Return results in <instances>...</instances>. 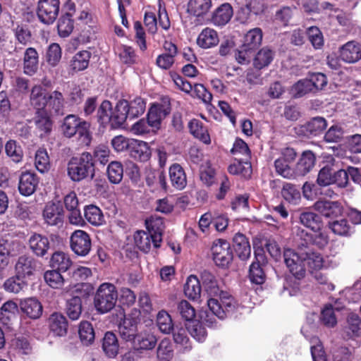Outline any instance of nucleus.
Returning a JSON list of instances; mask_svg holds the SVG:
<instances>
[{"label":"nucleus","instance_id":"nucleus-1","mask_svg":"<svg viewBox=\"0 0 361 361\" xmlns=\"http://www.w3.org/2000/svg\"><path fill=\"white\" fill-rule=\"evenodd\" d=\"M201 280L204 290L211 296L207 300L211 313L201 312L200 318L209 326H213L216 323L215 317L221 319L226 318L237 309L238 303L228 293L219 291L217 281L210 272L204 271Z\"/></svg>","mask_w":361,"mask_h":361},{"label":"nucleus","instance_id":"nucleus-2","mask_svg":"<svg viewBox=\"0 0 361 361\" xmlns=\"http://www.w3.org/2000/svg\"><path fill=\"white\" fill-rule=\"evenodd\" d=\"M283 257L287 267L297 279L305 276L306 269L313 274L314 271L320 270L324 266L322 256L310 249L307 250L301 249L298 252L287 249L284 250Z\"/></svg>","mask_w":361,"mask_h":361},{"label":"nucleus","instance_id":"nucleus-3","mask_svg":"<svg viewBox=\"0 0 361 361\" xmlns=\"http://www.w3.org/2000/svg\"><path fill=\"white\" fill-rule=\"evenodd\" d=\"M147 231H137L134 234L135 246L143 252H149L152 246L160 247L164 229L161 218H150L145 221Z\"/></svg>","mask_w":361,"mask_h":361},{"label":"nucleus","instance_id":"nucleus-4","mask_svg":"<svg viewBox=\"0 0 361 361\" xmlns=\"http://www.w3.org/2000/svg\"><path fill=\"white\" fill-rule=\"evenodd\" d=\"M90 127V123L82 121L75 115L69 114L64 118L61 130L67 137H72L78 133L80 145L88 146L92 140Z\"/></svg>","mask_w":361,"mask_h":361},{"label":"nucleus","instance_id":"nucleus-5","mask_svg":"<svg viewBox=\"0 0 361 361\" xmlns=\"http://www.w3.org/2000/svg\"><path fill=\"white\" fill-rule=\"evenodd\" d=\"M92 156L89 152L82 153L79 157H73L68 164V176L74 182H80L94 176Z\"/></svg>","mask_w":361,"mask_h":361},{"label":"nucleus","instance_id":"nucleus-6","mask_svg":"<svg viewBox=\"0 0 361 361\" xmlns=\"http://www.w3.org/2000/svg\"><path fill=\"white\" fill-rule=\"evenodd\" d=\"M118 293L114 285L110 283L101 284L94 296V307L101 313L112 310L117 301Z\"/></svg>","mask_w":361,"mask_h":361},{"label":"nucleus","instance_id":"nucleus-7","mask_svg":"<svg viewBox=\"0 0 361 361\" xmlns=\"http://www.w3.org/2000/svg\"><path fill=\"white\" fill-rule=\"evenodd\" d=\"M59 4V0H39L37 9L39 20L44 24H52L58 16Z\"/></svg>","mask_w":361,"mask_h":361},{"label":"nucleus","instance_id":"nucleus-8","mask_svg":"<svg viewBox=\"0 0 361 361\" xmlns=\"http://www.w3.org/2000/svg\"><path fill=\"white\" fill-rule=\"evenodd\" d=\"M213 259L215 264L221 267H227L233 259V252L230 243L219 239L214 242L212 247Z\"/></svg>","mask_w":361,"mask_h":361},{"label":"nucleus","instance_id":"nucleus-9","mask_svg":"<svg viewBox=\"0 0 361 361\" xmlns=\"http://www.w3.org/2000/svg\"><path fill=\"white\" fill-rule=\"evenodd\" d=\"M70 245L73 252L78 256L87 255L92 247L90 235L82 231L76 230L71 235Z\"/></svg>","mask_w":361,"mask_h":361},{"label":"nucleus","instance_id":"nucleus-10","mask_svg":"<svg viewBox=\"0 0 361 361\" xmlns=\"http://www.w3.org/2000/svg\"><path fill=\"white\" fill-rule=\"evenodd\" d=\"M170 111L171 104L168 97H164L161 103L153 104L147 114V120L151 127L159 128L161 121Z\"/></svg>","mask_w":361,"mask_h":361},{"label":"nucleus","instance_id":"nucleus-11","mask_svg":"<svg viewBox=\"0 0 361 361\" xmlns=\"http://www.w3.org/2000/svg\"><path fill=\"white\" fill-rule=\"evenodd\" d=\"M28 246L36 256L42 257L49 250L50 243L47 236L34 233L28 239Z\"/></svg>","mask_w":361,"mask_h":361},{"label":"nucleus","instance_id":"nucleus-12","mask_svg":"<svg viewBox=\"0 0 361 361\" xmlns=\"http://www.w3.org/2000/svg\"><path fill=\"white\" fill-rule=\"evenodd\" d=\"M138 318L130 315L125 316L118 326L121 337L126 341H133L137 336Z\"/></svg>","mask_w":361,"mask_h":361},{"label":"nucleus","instance_id":"nucleus-13","mask_svg":"<svg viewBox=\"0 0 361 361\" xmlns=\"http://www.w3.org/2000/svg\"><path fill=\"white\" fill-rule=\"evenodd\" d=\"M49 92L40 85L32 87L30 95V102L36 111L47 110Z\"/></svg>","mask_w":361,"mask_h":361},{"label":"nucleus","instance_id":"nucleus-14","mask_svg":"<svg viewBox=\"0 0 361 361\" xmlns=\"http://www.w3.org/2000/svg\"><path fill=\"white\" fill-rule=\"evenodd\" d=\"M43 218L48 225H61L63 221V210L59 204L49 202L44 209Z\"/></svg>","mask_w":361,"mask_h":361},{"label":"nucleus","instance_id":"nucleus-15","mask_svg":"<svg viewBox=\"0 0 361 361\" xmlns=\"http://www.w3.org/2000/svg\"><path fill=\"white\" fill-rule=\"evenodd\" d=\"M340 57L346 63H355L361 59V47L355 41L348 42L340 48Z\"/></svg>","mask_w":361,"mask_h":361},{"label":"nucleus","instance_id":"nucleus-16","mask_svg":"<svg viewBox=\"0 0 361 361\" xmlns=\"http://www.w3.org/2000/svg\"><path fill=\"white\" fill-rule=\"evenodd\" d=\"M255 255L256 261L250 267L249 277L252 283L262 284L265 281V274L259 263L264 260L263 250L255 251Z\"/></svg>","mask_w":361,"mask_h":361},{"label":"nucleus","instance_id":"nucleus-17","mask_svg":"<svg viewBox=\"0 0 361 361\" xmlns=\"http://www.w3.org/2000/svg\"><path fill=\"white\" fill-rule=\"evenodd\" d=\"M37 261L31 256H20L16 264V272L18 276L25 278L34 274Z\"/></svg>","mask_w":361,"mask_h":361},{"label":"nucleus","instance_id":"nucleus-18","mask_svg":"<svg viewBox=\"0 0 361 361\" xmlns=\"http://www.w3.org/2000/svg\"><path fill=\"white\" fill-rule=\"evenodd\" d=\"M314 208L328 218L336 217L342 213V207L338 202L319 200L314 203Z\"/></svg>","mask_w":361,"mask_h":361},{"label":"nucleus","instance_id":"nucleus-19","mask_svg":"<svg viewBox=\"0 0 361 361\" xmlns=\"http://www.w3.org/2000/svg\"><path fill=\"white\" fill-rule=\"evenodd\" d=\"M65 107V99L63 94L54 90L49 93L47 110L51 114L62 115Z\"/></svg>","mask_w":361,"mask_h":361},{"label":"nucleus","instance_id":"nucleus-20","mask_svg":"<svg viewBox=\"0 0 361 361\" xmlns=\"http://www.w3.org/2000/svg\"><path fill=\"white\" fill-rule=\"evenodd\" d=\"M39 67V54L35 48L26 49L23 56V71L27 75H33Z\"/></svg>","mask_w":361,"mask_h":361},{"label":"nucleus","instance_id":"nucleus-21","mask_svg":"<svg viewBox=\"0 0 361 361\" xmlns=\"http://www.w3.org/2000/svg\"><path fill=\"white\" fill-rule=\"evenodd\" d=\"M37 184L38 179L34 173L30 172L23 173L19 180V192L24 196H30L35 191Z\"/></svg>","mask_w":361,"mask_h":361},{"label":"nucleus","instance_id":"nucleus-22","mask_svg":"<svg viewBox=\"0 0 361 361\" xmlns=\"http://www.w3.org/2000/svg\"><path fill=\"white\" fill-rule=\"evenodd\" d=\"M130 156L140 161H146L150 157L151 152L147 142L133 139L128 149Z\"/></svg>","mask_w":361,"mask_h":361},{"label":"nucleus","instance_id":"nucleus-23","mask_svg":"<svg viewBox=\"0 0 361 361\" xmlns=\"http://www.w3.org/2000/svg\"><path fill=\"white\" fill-rule=\"evenodd\" d=\"M219 35L216 30L210 27L204 28L197 39V45L202 49H209L218 44Z\"/></svg>","mask_w":361,"mask_h":361},{"label":"nucleus","instance_id":"nucleus-24","mask_svg":"<svg viewBox=\"0 0 361 361\" xmlns=\"http://www.w3.org/2000/svg\"><path fill=\"white\" fill-rule=\"evenodd\" d=\"M188 329L176 326L171 331L173 340L176 345L183 352H188L192 349V345L188 336Z\"/></svg>","mask_w":361,"mask_h":361},{"label":"nucleus","instance_id":"nucleus-25","mask_svg":"<svg viewBox=\"0 0 361 361\" xmlns=\"http://www.w3.org/2000/svg\"><path fill=\"white\" fill-rule=\"evenodd\" d=\"M127 100L122 99L117 102L114 109L112 108L111 127H121L129 117L127 111Z\"/></svg>","mask_w":361,"mask_h":361},{"label":"nucleus","instance_id":"nucleus-26","mask_svg":"<svg viewBox=\"0 0 361 361\" xmlns=\"http://www.w3.org/2000/svg\"><path fill=\"white\" fill-rule=\"evenodd\" d=\"M50 331L57 336H63L67 333L68 323L66 317L61 313L54 312L49 318Z\"/></svg>","mask_w":361,"mask_h":361},{"label":"nucleus","instance_id":"nucleus-27","mask_svg":"<svg viewBox=\"0 0 361 361\" xmlns=\"http://www.w3.org/2000/svg\"><path fill=\"white\" fill-rule=\"evenodd\" d=\"M21 310L31 319H38L42 314V305L38 300L30 298L20 303Z\"/></svg>","mask_w":361,"mask_h":361},{"label":"nucleus","instance_id":"nucleus-28","mask_svg":"<svg viewBox=\"0 0 361 361\" xmlns=\"http://www.w3.org/2000/svg\"><path fill=\"white\" fill-rule=\"evenodd\" d=\"M234 250L241 260L247 259L251 254V247L246 237L241 233H236L233 238Z\"/></svg>","mask_w":361,"mask_h":361},{"label":"nucleus","instance_id":"nucleus-29","mask_svg":"<svg viewBox=\"0 0 361 361\" xmlns=\"http://www.w3.org/2000/svg\"><path fill=\"white\" fill-rule=\"evenodd\" d=\"M169 177L173 186L178 190L183 189L187 185L185 171L178 164H173L170 166Z\"/></svg>","mask_w":361,"mask_h":361},{"label":"nucleus","instance_id":"nucleus-30","mask_svg":"<svg viewBox=\"0 0 361 361\" xmlns=\"http://www.w3.org/2000/svg\"><path fill=\"white\" fill-rule=\"evenodd\" d=\"M233 8L229 4H223L213 13L212 21L217 26L227 24L233 16Z\"/></svg>","mask_w":361,"mask_h":361},{"label":"nucleus","instance_id":"nucleus-31","mask_svg":"<svg viewBox=\"0 0 361 361\" xmlns=\"http://www.w3.org/2000/svg\"><path fill=\"white\" fill-rule=\"evenodd\" d=\"M92 54L87 50H82L77 52L72 58L70 67L75 72L85 70L90 63Z\"/></svg>","mask_w":361,"mask_h":361},{"label":"nucleus","instance_id":"nucleus-32","mask_svg":"<svg viewBox=\"0 0 361 361\" xmlns=\"http://www.w3.org/2000/svg\"><path fill=\"white\" fill-rule=\"evenodd\" d=\"M102 349L109 357L111 358L117 355L119 344L118 338L114 333L108 331L105 334L102 342Z\"/></svg>","mask_w":361,"mask_h":361},{"label":"nucleus","instance_id":"nucleus-33","mask_svg":"<svg viewBox=\"0 0 361 361\" xmlns=\"http://www.w3.org/2000/svg\"><path fill=\"white\" fill-rule=\"evenodd\" d=\"M157 343V338L154 334L149 332H142L137 334L133 340L134 348L137 350L152 349Z\"/></svg>","mask_w":361,"mask_h":361},{"label":"nucleus","instance_id":"nucleus-34","mask_svg":"<svg viewBox=\"0 0 361 361\" xmlns=\"http://www.w3.org/2000/svg\"><path fill=\"white\" fill-rule=\"evenodd\" d=\"M274 58V51L268 47H263L255 56L253 66L257 69L268 66Z\"/></svg>","mask_w":361,"mask_h":361},{"label":"nucleus","instance_id":"nucleus-35","mask_svg":"<svg viewBox=\"0 0 361 361\" xmlns=\"http://www.w3.org/2000/svg\"><path fill=\"white\" fill-rule=\"evenodd\" d=\"M50 265L52 268L61 271H67L72 265L70 256L61 251L55 252L50 259Z\"/></svg>","mask_w":361,"mask_h":361},{"label":"nucleus","instance_id":"nucleus-36","mask_svg":"<svg viewBox=\"0 0 361 361\" xmlns=\"http://www.w3.org/2000/svg\"><path fill=\"white\" fill-rule=\"evenodd\" d=\"M228 172L233 175H241L245 178L250 176L252 167L250 160H243L236 158L233 164L228 166Z\"/></svg>","mask_w":361,"mask_h":361},{"label":"nucleus","instance_id":"nucleus-37","mask_svg":"<svg viewBox=\"0 0 361 361\" xmlns=\"http://www.w3.org/2000/svg\"><path fill=\"white\" fill-rule=\"evenodd\" d=\"M315 157L310 151L302 153L301 158L296 165V173L299 176H305L314 167Z\"/></svg>","mask_w":361,"mask_h":361},{"label":"nucleus","instance_id":"nucleus-38","mask_svg":"<svg viewBox=\"0 0 361 361\" xmlns=\"http://www.w3.org/2000/svg\"><path fill=\"white\" fill-rule=\"evenodd\" d=\"M262 36V31L260 28L255 27L251 29L245 34L243 45L255 51L261 45Z\"/></svg>","mask_w":361,"mask_h":361},{"label":"nucleus","instance_id":"nucleus-39","mask_svg":"<svg viewBox=\"0 0 361 361\" xmlns=\"http://www.w3.org/2000/svg\"><path fill=\"white\" fill-rule=\"evenodd\" d=\"M190 133L203 143L208 145L211 142L210 136L207 129L204 127L202 123L196 119L190 121L188 124Z\"/></svg>","mask_w":361,"mask_h":361},{"label":"nucleus","instance_id":"nucleus-40","mask_svg":"<svg viewBox=\"0 0 361 361\" xmlns=\"http://www.w3.org/2000/svg\"><path fill=\"white\" fill-rule=\"evenodd\" d=\"M84 215L85 219L93 226H99L105 222L102 210L98 207L92 204L85 207Z\"/></svg>","mask_w":361,"mask_h":361},{"label":"nucleus","instance_id":"nucleus-41","mask_svg":"<svg viewBox=\"0 0 361 361\" xmlns=\"http://www.w3.org/2000/svg\"><path fill=\"white\" fill-rule=\"evenodd\" d=\"M212 7V0H190L188 11L195 16L205 15Z\"/></svg>","mask_w":361,"mask_h":361},{"label":"nucleus","instance_id":"nucleus-42","mask_svg":"<svg viewBox=\"0 0 361 361\" xmlns=\"http://www.w3.org/2000/svg\"><path fill=\"white\" fill-rule=\"evenodd\" d=\"M173 357V346L169 338L162 339L157 349L158 361H171Z\"/></svg>","mask_w":361,"mask_h":361},{"label":"nucleus","instance_id":"nucleus-43","mask_svg":"<svg viewBox=\"0 0 361 361\" xmlns=\"http://www.w3.org/2000/svg\"><path fill=\"white\" fill-rule=\"evenodd\" d=\"M327 126V122L323 117L317 116L308 121L303 128L309 135L317 136L323 133Z\"/></svg>","mask_w":361,"mask_h":361},{"label":"nucleus","instance_id":"nucleus-44","mask_svg":"<svg viewBox=\"0 0 361 361\" xmlns=\"http://www.w3.org/2000/svg\"><path fill=\"white\" fill-rule=\"evenodd\" d=\"M156 322L159 331L164 334H171L175 328L171 315L165 310L158 312Z\"/></svg>","mask_w":361,"mask_h":361},{"label":"nucleus","instance_id":"nucleus-45","mask_svg":"<svg viewBox=\"0 0 361 361\" xmlns=\"http://www.w3.org/2000/svg\"><path fill=\"white\" fill-rule=\"evenodd\" d=\"M343 334L348 338L361 336V321L355 314H350L348 317V325L344 329Z\"/></svg>","mask_w":361,"mask_h":361},{"label":"nucleus","instance_id":"nucleus-46","mask_svg":"<svg viewBox=\"0 0 361 361\" xmlns=\"http://www.w3.org/2000/svg\"><path fill=\"white\" fill-rule=\"evenodd\" d=\"M300 221L302 225L310 228L312 231H318L322 228L321 218L313 212H302L300 216Z\"/></svg>","mask_w":361,"mask_h":361},{"label":"nucleus","instance_id":"nucleus-47","mask_svg":"<svg viewBox=\"0 0 361 361\" xmlns=\"http://www.w3.org/2000/svg\"><path fill=\"white\" fill-rule=\"evenodd\" d=\"M184 292L185 295L190 299L196 300L200 298L201 286L196 276L191 275L188 278L184 287Z\"/></svg>","mask_w":361,"mask_h":361},{"label":"nucleus","instance_id":"nucleus-48","mask_svg":"<svg viewBox=\"0 0 361 361\" xmlns=\"http://www.w3.org/2000/svg\"><path fill=\"white\" fill-rule=\"evenodd\" d=\"M18 312V305L12 301L8 300L3 304L0 310V321L8 324V322L15 318Z\"/></svg>","mask_w":361,"mask_h":361},{"label":"nucleus","instance_id":"nucleus-49","mask_svg":"<svg viewBox=\"0 0 361 361\" xmlns=\"http://www.w3.org/2000/svg\"><path fill=\"white\" fill-rule=\"evenodd\" d=\"M329 227L333 233L341 236H348L353 233V226L345 219L329 222Z\"/></svg>","mask_w":361,"mask_h":361},{"label":"nucleus","instance_id":"nucleus-50","mask_svg":"<svg viewBox=\"0 0 361 361\" xmlns=\"http://www.w3.org/2000/svg\"><path fill=\"white\" fill-rule=\"evenodd\" d=\"M146 108L145 101L140 97H136L130 102L127 101V111L130 118H134L142 115Z\"/></svg>","mask_w":361,"mask_h":361},{"label":"nucleus","instance_id":"nucleus-51","mask_svg":"<svg viewBox=\"0 0 361 361\" xmlns=\"http://www.w3.org/2000/svg\"><path fill=\"white\" fill-rule=\"evenodd\" d=\"M281 195L287 202L293 204H298L301 198L300 188L291 183L283 185Z\"/></svg>","mask_w":361,"mask_h":361},{"label":"nucleus","instance_id":"nucleus-52","mask_svg":"<svg viewBox=\"0 0 361 361\" xmlns=\"http://www.w3.org/2000/svg\"><path fill=\"white\" fill-rule=\"evenodd\" d=\"M78 333L80 341L84 345H88L94 342L95 334L90 322L86 321L80 322Z\"/></svg>","mask_w":361,"mask_h":361},{"label":"nucleus","instance_id":"nucleus-53","mask_svg":"<svg viewBox=\"0 0 361 361\" xmlns=\"http://www.w3.org/2000/svg\"><path fill=\"white\" fill-rule=\"evenodd\" d=\"M35 166L37 170L44 173L47 172L50 168L49 157L47 150L44 148H39L35 153Z\"/></svg>","mask_w":361,"mask_h":361},{"label":"nucleus","instance_id":"nucleus-54","mask_svg":"<svg viewBox=\"0 0 361 361\" xmlns=\"http://www.w3.org/2000/svg\"><path fill=\"white\" fill-rule=\"evenodd\" d=\"M50 115L51 114L47 110L36 111L35 125L39 130L45 133H49L51 130L52 122Z\"/></svg>","mask_w":361,"mask_h":361},{"label":"nucleus","instance_id":"nucleus-55","mask_svg":"<svg viewBox=\"0 0 361 361\" xmlns=\"http://www.w3.org/2000/svg\"><path fill=\"white\" fill-rule=\"evenodd\" d=\"M5 151L8 157L16 162L19 163L23 157V151L20 145L16 141L10 140L5 145Z\"/></svg>","mask_w":361,"mask_h":361},{"label":"nucleus","instance_id":"nucleus-56","mask_svg":"<svg viewBox=\"0 0 361 361\" xmlns=\"http://www.w3.org/2000/svg\"><path fill=\"white\" fill-rule=\"evenodd\" d=\"M58 32L61 37H68L73 31V20L71 13H66L61 16L58 22Z\"/></svg>","mask_w":361,"mask_h":361},{"label":"nucleus","instance_id":"nucleus-57","mask_svg":"<svg viewBox=\"0 0 361 361\" xmlns=\"http://www.w3.org/2000/svg\"><path fill=\"white\" fill-rule=\"evenodd\" d=\"M82 312V301L80 297H73L68 300L66 305V313L72 320L79 319Z\"/></svg>","mask_w":361,"mask_h":361},{"label":"nucleus","instance_id":"nucleus-58","mask_svg":"<svg viewBox=\"0 0 361 361\" xmlns=\"http://www.w3.org/2000/svg\"><path fill=\"white\" fill-rule=\"evenodd\" d=\"M111 103L108 100L103 101L97 110V116L98 121L102 125H106L107 123H110L111 125Z\"/></svg>","mask_w":361,"mask_h":361},{"label":"nucleus","instance_id":"nucleus-59","mask_svg":"<svg viewBox=\"0 0 361 361\" xmlns=\"http://www.w3.org/2000/svg\"><path fill=\"white\" fill-rule=\"evenodd\" d=\"M27 283L20 276L16 274L15 276L10 277L4 283V289L9 293H20L25 287H26Z\"/></svg>","mask_w":361,"mask_h":361},{"label":"nucleus","instance_id":"nucleus-60","mask_svg":"<svg viewBox=\"0 0 361 361\" xmlns=\"http://www.w3.org/2000/svg\"><path fill=\"white\" fill-rule=\"evenodd\" d=\"M123 175L122 164L118 161L111 162L107 167V176L109 181L112 183H119Z\"/></svg>","mask_w":361,"mask_h":361},{"label":"nucleus","instance_id":"nucleus-61","mask_svg":"<svg viewBox=\"0 0 361 361\" xmlns=\"http://www.w3.org/2000/svg\"><path fill=\"white\" fill-rule=\"evenodd\" d=\"M290 92L294 97H301L313 92L312 85L307 78L300 80L292 86Z\"/></svg>","mask_w":361,"mask_h":361},{"label":"nucleus","instance_id":"nucleus-62","mask_svg":"<svg viewBox=\"0 0 361 361\" xmlns=\"http://www.w3.org/2000/svg\"><path fill=\"white\" fill-rule=\"evenodd\" d=\"M231 153L236 158H241L243 160H250V150L247 145L241 139H236L233 147L231 149Z\"/></svg>","mask_w":361,"mask_h":361},{"label":"nucleus","instance_id":"nucleus-63","mask_svg":"<svg viewBox=\"0 0 361 361\" xmlns=\"http://www.w3.org/2000/svg\"><path fill=\"white\" fill-rule=\"evenodd\" d=\"M305 240L322 248L328 244L329 237L327 233L320 228L318 231H313V233H306Z\"/></svg>","mask_w":361,"mask_h":361},{"label":"nucleus","instance_id":"nucleus-64","mask_svg":"<svg viewBox=\"0 0 361 361\" xmlns=\"http://www.w3.org/2000/svg\"><path fill=\"white\" fill-rule=\"evenodd\" d=\"M309 41L314 49H319L324 46V40L321 30L315 26L309 27L307 30Z\"/></svg>","mask_w":361,"mask_h":361}]
</instances>
